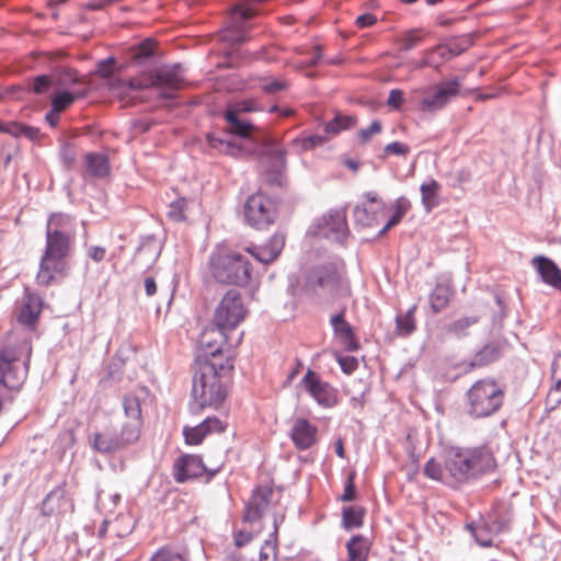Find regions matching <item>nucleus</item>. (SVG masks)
<instances>
[{"label": "nucleus", "mask_w": 561, "mask_h": 561, "mask_svg": "<svg viewBox=\"0 0 561 561\" xmlns=\"http://www.w3.org/2000/svg\"><path fill=\"white\" fill-rule=\"evenodd\" d=\"M233 364L229 360H196L192 386L191 412L218 409L227 398Z\"/></svg>", "instance_id": "obj_1"}, {"label": "nucleus", "mask_w": 561, "mask_h": 561, "mask_svg": "<svg viewBox=\"0 0 561 561\" xmlns=\"http://www.w3.org/2000/svg\"><path fill=\"white\" fill-rule=\"evenodd\" d=\"M209 276L224 285L247 286L251 279V263L248 257L229 244H217L207 263Z\"/></svg>", "instance_id": "obj_2"}, {"label": "nucleus", "mask_w": 561, "mask_h": 561, "mask_svg": "<svg viewBox=\"0 0 561 561\" xmlns=\"http://www.w3.org/2000/svg\"><path fill=\"white\" fill-rule=\"evenodd\" d=\"M184 78L180 66L165 67L153 72L142 73L139 77L129 79H116L110 83L111 90L123 93L127 90H141L150 87L164 88L169 92L162 93V98L171 99L173 92L183 88Z\"/></svg>", "instance_id": "obj_3"}, {"label": "nucleus", "mask_w": 561, "mask_h": 561, "mask_svg": "<svg viewBox=\"0 0 561 561\" xmlns=\"http://www.w3.org/2000/svg\"><path fill=\"white\" fill-rule=\"evenodd\" d=\"M469 462L465 448H451L446 453L443 462L431 458L423 472L428 479L455 485L472 478Z\"/></svg>", "instance_id": "obj_4"}, {"label": "nucleus", "mask_w": 561, "mask_h": 561, "mask_svg": "<svg viewBox=\"0 0 561 561\" xmlns=\"http://www.w3.org/2000/svg\"><path fill=\"white\" fill-rule=\"evenodd\" d=\"M504 393L491 379L476 381L467 392L468 413L474 419L486 417L502 405Z\"/></svg>", "instance_id": "obj_5"}, {"label": "nucleus", "mask_w": 561, "mask_h": 561, "mask_svg": "<svg viewBox=\"0 0 561 561\" xmlns=\"http://www.w3.org/2000/svg\"><path fill=\"white\" fill-rule=\"evenodd\" d=\"M310 284L333 297H348L352 295L351 283L346 277L345 263L341 259L314 267L310 275Z\"/></svg>", "instance_id": "obj_6"}, {"label": "nucleus", "mask_w": 561, "mask_h": 561, "mask_svg": "<svg viewBox=\"0 0 561 561\" xmlns=\"http://www.w3.org/2000/svg\"><path fill=\"white\" fill-rule=\"evenodd\" d=\"M26 358H22V347H5L0 351V383L9 389H19L27 377L31 348L23 347Z\"/></svg>", "instance_id": "obj_7"}, {"label": "nucleus", "mask_w": 561, "mask_h": 561, "mask_svg": "<svg viewBox=\"0 0 561 561\" xmlns=\"http://www.w3.org/2000/svg\"><path fill=\"white\" fill-rule=\"evenodd\" d=\"M248 310L239 291L228 290L214 313V324L224 330L237 328L245 318Z\"/></svg>", "instance_id": "obj_8"}, {"label": "nucleus", "mask_w": 561, "mask_h": 561, "mask_svg": "<svg viewBox=\"0 0 561 561\" xmlns=\"http://www.w3.org/2000/svg\"><path fill=\"white\" fill-rule=\"evenodd\" d=\"M276 215L275 203L262 193L251 195L245 202L244 218L254 228L268 227L274 222Z\"/></svg>", "instance_id": "obj_9"}, {"label": "nucleus", "mask_w": 561, "mask_h": 561, "mask_svg": "<svg viewBox=\"0 0 561 561\" xmlns=\"http://www.w3.org/2000/svg\"><path fill=\"white\" fill-rule=\"evenodd\" d=\"M204 356L197 360H229L233 364V355L227 344L224 329L218 327L204 330L199 339Z\"/></svg>", "instance_id": "obj_10"}, {"label": "nucleus", "mask_w": 561, "mask_h": 561, "mask_svg": "<svg viewBox=\"0 0 561 561\" xmlns=\"http://www.w3.org/2000/svg\"><path fill=\"white\" fill-rule=\"evenodd\" d=\"M300 386L318 404L324 408H332L337 403V390L328 381L322 380L320 375L311 368L307 369Z\"/></svg>", "instance_id": "obj_11"}, {"label": "nucleus", "mask_w": 561, "mask_h": 561, "mask_svg": "<svg viewBox=\"0 0 561 561\" xmlns=\"http://www.w3.org/2000/svg\"><path fill=\"white\" fill-rule=\"evenodd\" d=\"M68 257L43 252L36 274L37 284L47 287L56 280L67 277L70 271Z\"/></svg>", "instance_id": "obj_12"}, {"label": "nucleus", "mask_w": 561, "mask_h": 561, "mask_svg": "<svg viewBox=\"0 0 561 561\" xmlns=\"http://www.w3.org/2000/svg\"><path fill=\"white\" fill-rule=\"evenodd\" d=\"M256 14V11L244 4H237L231 9L228 24L221 33L225 41L241 43L248 39L250 30L248 21Z\"/></svg>", "instance_id": "obj_13"}, {"label": "nucleus", "mask_w": 561, "mask_h": 561, "mask_svg": "<svg viewBox=\"0 0 561 561\" xmlns=\"http://www.w3.org/2000/svg\"><path fill=\"white\" fill-rule=\"evenodd\" d=\"M221 466L208 469L202 458L197 455H184L179 457L173 466V477L179 483H183L190 479H195L207 474L208 479L213 478Z\"/></svg>", "instance_id": "obj_14"}, {"label": "nucleus", "mask_w": 561, "mask_h": 561, "mask_svg": "<svg viewBox=\"0 0 561 561\" xmlns=\"http://www.w3.org/2000/svg\"><path fill=\"white\" fill-rule=\"evenodd\" d=\"M461 84L462 81L459 77L438 83L435 85V93L420 102V110L432 113L444 108L453 98L459 95Z\"/></svg>", "instance_id": "obj_15"}, {"label": "nucleus", "mask_w": 561, "mask_h": 561, "mask_svg": "<svg viewBox=\"0 0 561 561\" xmlns=\"http://www.w3.org/2000/svg\"><path fill=\"white\" fill-rule=\"evenodd\" d=\"M289 437L298 450H307L318 442V427L307 419L298 417L290 428Z\"/></svg>", "instance_id": "obj_16"}, {"label": "nucleus", "mask_w": 561, "mask_h": 561, "mask_svg": "<svg viewBox=\"0 0 561 561\" xmlns=\"http://www.w3.org/2000/svg\"><path fill=\"white\" fill-rule=\"evenodd\" d=\"M226 425L216 416L207 417L196 426H184L183 436L187 445H199L204 438L213 433H222Z\"/></svg>", "instance_id": "obj_17"}, {"label": "nucleus", "mask_w": 561, "mask_h": 561, "mask_svg": "<svg viewBox=\"0 0 561 561\" xmlns=\"http://www.w3.org/2000/svg\"><path fill=\"white\" fill-rule=\"evenodd\" d=\"M466 456L469 458V466L472 478L491 471L496 467L495 457L492 450L485 446H478L472 448H465Z\"/></svg>", "instance_id": "obj_18"}, {"label": "nucleus", "mask_w": 561, "mask_h": 561, "mask_svg": "<svg viewBox=\"0 0 561 561\" xmlns=\"http://www.w3.org/2000/svg\"><path fill=\"white\" fill-rule=\"evenodd\" d=\"M274 492L268 486H259L251 496L243 516L245 522L262 517L268 510Z\"/></svg>", "instance_id": "obj_19"}, {"label": "nucleus", "mask_w": 561, "mask_h": 561, "mask_svg": "<svg viewBox=\"0 0 561 561\" xmlns=\"http://www.w3.org/2000/svg\"><path fill=\"white\" fill-rule=\"evenodd\" d=\"M335 336L347 351L354 352L359 348V342L352 325L345 320V308L330 320Z\"/></svg>", "instance_id": "obj_20"}, {"label": "nucleus", "mask_w": 561, "mask_h": 561, "mask_svg": "<svg viewBox=\"0 0 561 561\" xmlns=\"http://www.w3.org/2000/svg\"><path fill=\"white\" fill-rule=\"evenodd\" d=\"M46 234L75 241L76 227L73 219L64 213H53L46 224Z\"/></svg>", "instance_id": "obj_21"}, {"label": "nucleus", "mask_w": 561, "mask_h": 561, "mask_svg": "<svg viewBox=\"0 0 561 561\" xmlns=\"http://www.w3.org/2000/svg\"><path fill=\"white\" fill-rule=\"evenodd\" d=\"M285 244V238L274 234L263 247H249L245 252L250 253L259 262L268 264L275 261L280 254Z\"/></svg>", "instance_id": "obj_22"}, {"label": "nucleus", "mask_w": 561, "mask_h": 561, "mask_svg": "<svg viewBox=\"0 0 561 561\" xmlns=\"http://www.w3.org/2000/svg\"><path fill=\"white\" fill-rule=\"evenodd\" d=\"M533 264L546 284L561 290V270L551 259L538 255L533 259Z\"/></svg>", "instance_id": "obj_23"}, {"label": "nucleus", "mask_w": 561, "mask_h": 561, "mask_svg": "<svg viewBox=\"0 0 561 561\" xmlns=\"http://www.w3.org/2000/svg\"><path fill=\"white\" fill-rule=\"evenodd\" d=\"M42 298L36 294L26 291L18 316L19 322L26 325H33L42 312Z\"/></svg>", "instance_id": "obj_24"}, {"label": "nucleus", "mask_w": 561, "mask_h": 561, "mask_svg": "<svg viewBox=\"0 0 561 561\" xmlns=\"http://www.w3.org/2000/svg\"><path fill=\"white\" fill-rule=\"evenodd\" d=\"M68 505L65 490L57 486L43 500L41 510L45 516H56L65 513Z\"/></svg>", "instance_id": "obj_25"}, {"label": "nucleus", "mask_w": 561, "mask_h": 561, "mask_svg": "<svg viewBox=\"0 0 561 561\" xmlns=\"http://www.w3.org/2000/svg\"><path fill=\"white\" fill-rule=\"evenodd\" d=\"M455 295L451 282L446 280L437 283L433 291L430 294L428 300L431 309L434 313H438L447 308Z\"/></svg>", "instance_id": "obj_26"}, {"label": "nucleus", "mask_w": 561, "mask_h": 561, "mask_svg": "<svg viewBox=\"0 0 561 561\" xmlns=\"http://www.w3.org/2000/svg\"><path fill=\"white\" fill-rule=\"evenodd\" d=\"M324 220L327 237H331L336 241H343L348 230L345 211L334 210Z\"/></svg>", "instance_id": "obj_27"}, {"label": "nucleus", "mask_w": 561, "mask_h": 561, "mask_svg": "<svg viewBox=\"0 0 561 561\" xmlns=\"http://www.w3.org/2000/svg\"><path fill=\"white\" fill-rule=\"evenodd\" d=\"M561 403V354L553 357L551 364V387L547 396V405L556 409Z\"/></svg>", "instance_id": "obj_28"}, {"label": "nucleus", "mask_w": 561, "mask_h": 561, "mask_svg": "<svg viewBox=\"0 0 561 561\" xmlns=\"http://www.w3.org/2000/svg\"><path fill=\"white\" fill-rule=\"evenodd\" d=\"M85 174L94 178H104L110 173V163L106 156L89 152L84 157Z\"/></svg>", "instance_id": "obj_29"}, {"label": "nucleus", "mask_w": 561, "mask_h": 561, "mask_svg": "<svg viewBox=\"0 0 561 561\" xmlns=\"http://www.w3.org/2000/svg\"><path fill=\"white\" fill-rule=\"evenodd\" d=\"M347 560L346 561H367L370 550V542L367 538L357 535L350 539L346 545Z\"/></svg>", "instance_id": "obj_30"}, {"label": "nucleus", "mask_w": 561, "mask_h": 561, "mask_svg": "<svg viewBox=\"0 0 561 561\" xmlns=\"http://www.w3.org/2000/svg\"><path fill=\"white\" fill-rule=\"evenodd\" d=\"M225 119L228 124L227 130L230 134L237 135L242 138L251 137L252 131L255 130L254 125H252L249 121H244L240 118V115L234 114V112H229L226 110Z\"/></svg>", "instance_id": "obj_31"}, {"label": "nucleus", "mask_w": 561, "mask_h": 561, "mask_svg": "<svg viewBox=\"0 0 561 561\" xmlns=\"http://www.w3.org/2000/svg\"><path fill=\"white\" fill-rule=\"evenodd\" d=\"M501 354V348L497 344L490 343L482 347L473 357V359L468 364L467 370H472L477 367L486 366L493 362H495Z\"/></svg>", "instance_id": "obj_32"}, {"label": "nucleus", "mask_w": 561, "mask_h": 561, "mask_svg": "<svg viewBox=\"0 0 561 561\" xmlns=\"http://www.w3.org/2000/svg\"><path fill=\"white\" fill-rule=\"evenodd\" d=\"M440 184L436 180L422 183L420 186L421 201L427 211L438 206Z\"/></svg>", "instance_id": "obj_33"}, {"label": "nucleus", "mask_w": 561, "mask_h": 561, "mask_svg": "<svg viewBox=\"0 0 561 561\" xmlns=\"http://www.w3.org/2000/svg\"><path fill=\"white\" fill-rule=\"evenodd\" d=\"M142 421L128 420L116 435L123 448L136 443L140 438Z\"/></svg>", "instance_id": "obj_34"}, {"label": "nucleus", "mask_w": 561, "mask_h": 561, "mask_svg": "<svg viewBox=\"0 0 561 561\" xmlns=\"http://www.w3.org/2000/svg\"><path fill=\"white\" fill-rule=\"evenodd\" d=\"M91 446L94 450L102 454L114 453L116 450L123 449L116 436L108 437L101 433H95L91 437Z\"/></svg>", "instance_id": "obj_35"}, {"label": "nucleus", "mask_w": 561, "mask_h": 561, "mask_svg": "<svg viewBox=\"0 0 561 561\" xmlns=\"http://www.w3.org/2000/svg\"><path fill=\"white\" fill-rule=\"evenodd\" d=\"M75 241L46 234L44 252L69 256Z\"/></svg>", "instance_id": "obj_36"}, {"label": "nucleus", "mask_w": 561, "mask_h": 561, "mask_svg": "<svg viewBox=\"0 0 561 561\" xmlns=\"http://www.w3.org/2000/svg\"><path fill=\"white\" fill-rule=\"evenodd\" d=\"M85 92L75 93L69 91H57L51 96V107L55 112L62 113L70 107L79 98H83Z\"/></svg>", "instance_id": "obj_37"}, {"label": "nucleus", "mask_w": 561, "mask_h": 561, "mask_svg": "<svg viewBox=\"0 0 561 561\" xmlns=\"http://www.w3.org/2000/svg\"><path fill=\"white\" fill-rule=\"evenodd\" d=\"M277 536H278V524L276 518L273 522V531L268 539L264 541V545L260 551V561H275L277 556Z\"/></svg>", "instance_id": "obj_38"}, {"label": "nucleus", "mask_w": 561, "mask_h": 561, "mask_svg": "<svg viewBox=\"0 0 561 561\" xmlns=\"http://www.w3.org/2000/svg\"><path fill=\"white\" fill-rule=\"evenodd\" d=\"M365 510L360 506L344 507L342 512V523L344 528L353 529L363 525Z\"/></svg>", "instance_id": "obj_39"}, {"label": "nucleus", "mask_w": 561, "mask_h": 561, "mask_svg": "<svg viewBox=\"0 0 561 561\" xmlns=\"http://www.w3.org/2000/svg\"><path fill=\"white\" fill-rule=\"evenodd\" d=\"M393 208H394V211H393L391 218L386 224V226L380 231V234L386 233L389 229H391L392 227H394L396 225H398L401 221V219L405 216V214L411 208V203L409 202L408 198L400 197L394 202Z\"/></svg>", "instance_id": "obj_40"}, {"label": "nucleus", "mask_w": 561, "mask_h": 561, "mask_svg": "<svg viewBox=\"0 0 561 561\" xmlns=\"http://www.w3.org/2000/svg\"><path fill=\"white\" fill-rule=\"evenodd\" d=\"M415 311L416 306H413L404 314H400L396 318L397 330L400 335L409 336L412 332H414L416 328L414 317Z\"/></svg>", "instance_id": "obj_41"}, {"label": "nucleus", "mask_w": 561, "mask_h": 561, "mask_svg": "<svg viewBox=\"0 0 561 561\" xmlns=\"http://www.w3.org/2000/svg\"><path fill=\"white\" fill-rule=\"evenodd\" d=\"M478 322L477 316L463 317L448 324L446 331L456 337H462L468 334L469 328Z\"/></svg>", "instance_id": "obj_42"}, {"label": "nucleus", "mask_w": 561, "mask_h": 561, "mask_svg": "<svg viewBox=\"0 0 561 561\" xmlns=\"http://www.w3.org/2000/svg\"><path fill=\"white\" fill-rule=\"evenodd\" d=\"M123 408L128 420L142 421L141 403L138 397L128 393L123 399Z\"/></svg>", "instance_id": "obj_43"}, {"label": "nucleus", "mask_w": 561, "mask_h": 561, "mask_svg": "<svg viewBox=\"0 0 561 561\" xmlns=\"http://www.w3.org/2000/svg\"><path fill=\"white\" fill-rule=\"evenodd\" d=\"M156 46H157V43L151 38H147V39L142 41L138 45H135L131 47V49H130L131 59L135 61H139V62L144 59H147L148 57L153 55Z\"/></svg>", "instance_id": "obj_44"}, {"label": "nucleus", "mask_w": 561, "mask_h": 561, "mask_svg": "<svg viewBox=\"0 0 561 561\" xmlns=\"http://www.w3.org/2000/svg\"><path fill=\"white\" fill-rule=\"evenodd\" d=\"M356 125V118L354 116L339 115L332 121L327 123L324 129L329 134H339L342 130H346Z\"/></svg>", "instance_id": "obj_45"}, {"label": "nucleus", "mask_w": 561, "mask_h": 561, "mask_svg": "<svg viewBox=\"0 0 561 561\" xmlns=\"http://www.w3.org/2000/svg\"><path fill=\"white\" fill-rule=\"evenodd\" d=\"M186 209L187 201L183 197H180L169 205L168 217L173 221H184L186 219Z\"/></svg>", "instance_id": "obj_46"}, {"label": "nucleus", "mask_w": 561, "mask_h": 561, "mask_svg": "<svg viewBox=\"0 0 561 561\" xmlns=\"http://www.w3.org/2000/svg\"><path fill=\"white\" fill-rule=\"evenodd\" d=\"M208 146L219 153L233 154L236 147L232 142L216 137L215 135H207Z\"/></svg>", "instance_id": "obj_47"}, {"label": "nucleus", "mask_w": 561, "mask_h": 561, "mask_svg": "<svg viewBox=\"0 0 561 561\" xmlns=\"http://www.w3.org/2000/svg\"><path fill=\"white\" fill-rule=\"evenodd\" d=\"M260 110L261 108H260L257 102L253 99H248V100L236 102L227 108V111L234 112V114H238V115H241L243 113L256 112Z\"/></svg>", "instance_id": "obj_48"}, {"label": "nucleus", "mask_w": 561, "mask_h": 561, "mask_svg": "<svg viewBox=\"0 0 561 561\" xmlns=\"http://www.w3.org/2000/svg\"><path fill=\"white\" fill-rule=\"evenodd\" d=\"M327 141L324 136L312 135L305 138H296L293 145L299 146L302 150H310L316 147L322 146Z\"/></svg>", "instance_id": "obj_49"}, {"label": "nucleus", "mask_w": 561, "mask_h": 561, "mask_svg": "<svg viewBox=\"0 0 561 561\" xmlns=\"http://www.w3.org/2000/svg\"><path fill=\"white\" fill-rule=\"evenodd\" d=\"M423 41V35L420 31L413 30L407 32L401 38V49L409 51L420 45Z\"/></svg>", "instance_id": "obj_50"}, {"label": "nucleus", "mask_w": 561, "mask_h": 561, "mask_svg": "<svg viewBox=\"0 0 561 561\" xmlns=\"http://www.w3.org/2000/svg\"><path fill=\"white\" fill-rule=\"evenodd\" d=\"M410 152V147L407 144L400 141H393L388 144L383 148L382 159H386L388 156H402L405 157Z\"/></svg>", "instance_id": "obj_51"}, {"label": "nucleus", "mask_w": 561, "mask_h": 561, "mask_svg": "<svg viewBox=\"0 0 561 561\" xmlns=\"http://www.w3.org/2000/svg\"><path fill=\"white\" fill-rule=\"evenodd\" d=\"M355 471H351L346 478L344 484V492L340 496V500L343 502H350L355 500L356 497V486H355Z\"/></svg>", "instance_id": "obj_52"}, {"label": "nucleus", "mask_w": 561, "mask_h": 561, "mask_svg": "<svg viewBox=\"0 0 561 561\" xmlns=\"http://www.w3.org/2000/svg\"><path fill=\"white\" fill-rule=\"evenodd\" d=\"M287 85L288 84L285 80H278L273 78L261 79V89L266 93H276L280 90H285Z\"/></svg>", "instance_id": "obj_53"}, {"label": "nucleus", "mask_w": 561, "mask_h": 561, "mask_svg": "<svg viewBox=\"0 0 561 561\" xmlns=\"http://www.w3.org/2000/svg\"><path fill=\"white\" fill-rule=\"evenodd\" d=\"M382 130V124L380 121H374L371 124L366 127L358 130V138L363 144L368 142L371 137L380 134Z\"/></svg>", "instance_id": "obj_54"}, {"label": "nucleus", "mask_w": 561, "mask_h": 561, "mask_svg": "<svg viewBox=\"0 0 561 561\" xmlns=\"http://www.w3.org/2000/svg\"><path fill=\"white\" fill-rule=\"evenodd\" d=\"M547 450L553 455L561 450V430L549 432L545 438Z\"/></svg>", "instance_id": "obj_55"}, {"label": "nucleus", "mask_w": 561, "mask_h": 561, "mask_svg": "<svg viewBox=\"0 0 561 561\" xmlns=\"http://www.w3.org/2000/svg\"><path fill=\"white\" fill-rule=\"evenodd\" d=\"M150 561H184V559L180 553L163 547L152 556Z\"/></svg>", "instance_id": "obj_56"}, {"label": "nucleus", "mask_w": 561, "mask_h": 561, "mask_svg": "<svg viewBox=\"0 0 561 561\" xmlns=\"http://www.w3.org/2000/svg\"><path fill=\"white\" fill-rule=\"evenodd\" d=\"M354 216L356 221L360 222L363 226L370 227L376 222L375 215H370L367 207L356 206L354 209Z\"/></svg>", "instance_id": "obj_57"}, {"label": "nucleus", "mask_w": 561, "mask_h": 561, "mask_svg": "<svg viewBox=\"0 0 561 561\" xmlns=\"http://www.w3.org/2000/svg\"><path fill=\"white\" fill-rule=\"evenodd\" d=\"M53 84V80L47 75L37 76L33 79L32 90L36 94H43L48 91L50 85Z\"/></svg>", "instance_id": "obj_58"}, {"label": "nucleus", "mask_w": 561, "mask_h": 561, "mask_svg": "<svg viewBox=\"0 0 561 561\" xmlns=\"http://www.w3.org/2000/svg\"><path fill=\"white\" fill-rule=\"evenodd\" d=\"M431 53H435L436 62H439V66L449 58L454 57L456 53L451 50L448 46L438 45L434 49L430 50Z\"/></svg>", "instance_id": "obj_59"}, {"label": "nucleus", "mask_w": 561, "mask_h": 561, "mask_svg": "<svg viewBox=\"0 0 561 561\" xmlns=\"http://www.w3.org/2000/svg\"><path fill=\"white\" fill-rule=\"evenodd\" d=\"M403 101V91L400 89H393L389 92L387 104L394 110H400Z\"/></svg>", "instance_id": "obj_60"}, {"label": "nucleus", "mask_w": 561, "mask_h": 561, "mask_svg": "<svg viewBox=\"0 0 561 561\" xmlns=\"http://www.w3.org/2000/svg\"><path fill=\"white\" fill-rule=\"evenodd\" d=\"M339 364H340V367L341 369L345 373V374H352L353 371H355L358 367V362L355 357H352V356H342V357H339L337 359Z\"/></svg>", "instance_id": "obj_61"}, {"label": "nucleus", "mask_w": 561, "mask_h": 561, "mask_svg": "<svg viewBox=\"0 0 561 561\" xmlns=\"http://www.w3.org/2000/svg\"><path fill=\"white\" fill-rule=\"evenodd\" d=\"M61 160L67 169H71L76 164L77 153L71 146H66L61 152Z\"/></svg>", "instance_id": "obj_62"}, {"label": "nucleus", "mask_w": 561, "mask_h": 561, "mask_svg": "<svg viewBox=\"0 0 561 561\" xmlns=\"http://www.w3.org/2000/svg\"><path fill=\"white\" fill-rule=\"evenodd\" d=\"M0 130L3 133L11 134L13 136H19L22 134H26V131H33V128L25 126V125H19L16 123H11L5 126H0Z\"/></svg>", "instance_id": "obj_63"}, {"label": "nucleus", "mask_w": 561, "mask_h": 561, "mask_svg": "<svg viewBox=\"0 0 561 561\" xmlns=\"http://www.w3.org/2000/svg\"><path fill=\"white\" fill-rule=\"evenodd\" d=\"M81 80L80 78L78 77L77 72L72 69H65L61 75H60V78L58 80V84L59 85H67V84H76V83H79Z\"/></svg>", "instance_id": "obj_64"}]
</instances>
